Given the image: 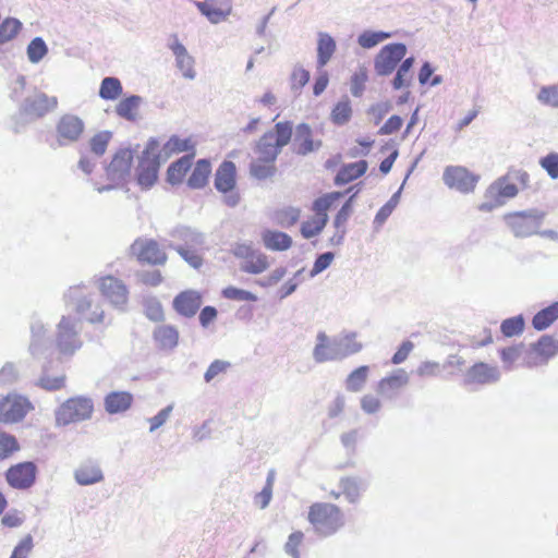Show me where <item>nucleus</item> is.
Instances as JSON below:
<instances>
[{"label": "nucleus", "instance_id": "obj_56", "mask_svg": "<svg viewBox=\"0 0 558 558\" xmlns=\"http://www.w3.org/2000/svg\"><path fill=\"white\" fill-rule=\"evenodd\" d=\"M20 449L19 442L13 435L0 430V460L11 457Z\"/></svg>", "mask_w": 558, "mask_h": 558}, {"label": "nucleus", "instance_id": "obj_13", "mask_svg": "<svg viewBox=\"0 0 558 558\" xmlns=\"http://www.w3.org/2000/svg\"><path fill=\"white\" fill-rule=\"evenodd\" d=\"M405 54L407 46L404 44L396 43L384 46L375 57V72L379 76L391 74Z\"/></svg>", "mask_w": 558, "mask_h": 558}, {"label": "nucleus", "instance_id": "obj_60", "mask_svg": "<svg viewBox=\"0 0 558 558\" xmlns=\"http://www.w3.org/2000/svg\"><path fill=\"white\" fill-rule=\"evenodd\" d=\"M222 296L225 299L232 300V301H239V302H243V301L256 302L257 301V296L254 293L243 290V289L232 287V286L227 287L222 290Z\"/></svg>", "mask_w": 558, "mask_h": 558}, {"label": "nucleus", "instance_id": "obj_46", "mask_svg": "<svg viewBox=\"0 0 558 558\" xmlns=\"http://www.w3.org/2000/svg\"><path fill=\"white\" fill-rule=\"evenodd\" d=\"M66 377L64 374L51 376L47 368L43 369L41 375L36 381V386L47 391H57L65 386Z\"/></svg>", "mask_w": 558, "mask_h": 558}, {"label": "nucleus", "instance_id": "obj_3", "mask_svg": "<svg viewBox=\"0 0 558 558\" xmlns=\"http://www.w3.org/2000/svg\"><path fill=\"white\" fill-rule=\"evenodd\" d=\"M64 301L69 306L92 324L102 323L105 312L99 303H96L93 294L85 292L82 284L73 286L64 294Z\"/></svg>", "mask_w": 558, "mask_h": 558}, {"label": "nucleus", "instance_id": "obj_37", "mask_svg": "<svg viewBox=\"0 0 558 558\" xmlns=\"http://www.w3.org/2000/svg\"><path fill=\"white\" fill-rule=\"evenodd\" d=\"M340 360L362 350V343L356 340L355 332H344L335 337Z\"/></svg>", "mask_w": 558, "mask_h": 558}, {"label": "nucleus", "instance_id": "obj_12", "mask_svg": "<svg viewBox=\"0 0 558 558\" xmlns=\"http://www.w3.org/2000/svg\"><path fill=\"white\" fill-rule=\"evenodd\" d=\"M101 295L117 310L125 311L129 301V289L125 283L113 277L104 276L98 279Z\"/></svg>", "mask_w": 558, "mask_h": 558}, {"label": "nucleus", "instance_id": "obj_1", "mask_svg": "<svg viewBox=\"0 0 558 558\" xmlns=\"http://www.w3.org/2000/svg\"><path fill=\"white\" fill-rule=\"evenodd\" d=\"M308 521L318 535L327 537L344 525V515L336 505L316 502L310 507Z\"/></svg>", "mask_w": 558, "mask_h": 558}, {"label": "nucleus", "instance_id": "obj_17", "mask_svg": "<svg viewBox=\"0 0 558 558\" xmlns=\"http://www.w3.org/2000/svg\"><path fill=\"white\" fill-rule=\"evenodd\" d=\"M37 475V468L33 462H21L12 465L5 472V480L10 487L19 490L31 488Z\"/></svg>", "mask_w": 558, "mask_h": 558}, {"label": "nucleus", "instance_id": "obj_36", "mask_svg": "<svg viewBox=\"0 0 558 558\" xmlns=\"http://www.w3.org/2000/svg\"><path fill=\"white\" fill-rule=\"evenodd\" d=\"M154 339L163 350H172L178 345L179 332L169 325H160L154 330Z\"/></svg>", "mask_w": 558, "mask_h": 558}, {"label": "nucleus", "instance_id": "obj_19", "mask_svg": "<svg viewBox=\"0 0 558 558\" xmlns=\"http://www.w3.org/2000/svg\"><path fill=\"white\" fill-rule=\"evenodd\" d=\"M132 255L140 262L151 265H163L167 260L166 253L159 247V244L151 239H137L131 245Z\"/></svg>", "mask_w": 558, "mask_h": 558}, {"label": "nucleus", "instance_id": "obj_50", "mask_svg": "<svg viewBox=\"0 0 558 558\" xmlns=\"http://www.w3.org/2000/svg\"><path fill=\"white\" fill-rule=\"evenodd\" d=\"M342 196H343V193H341V192H331V193L325 194L324 196L317 198L313 203V210H314L315 215L318 217H325L326 220L328 221L327 211Z\"/></svg>", "mask_w": 558, "mask_h": 558}, {"label": "nucleus", "instance_id": "obj_16", "mask_svg": "<svg viewBox=\"0 0 558 558\" xmlns=\"http://www.w3.org/2000/svg\"><path fill=\"white\" fill-rule=\"evenodd\" d=\"M167 46L174 57L175 68L184 78L193 81L196 77L195 59L180 41L178 35H171Z\"/></svg>", "mask_w": 558, "mask_h": 558}, {"label": "nucleus", "instance_id": "obj_2", "mask_svg": "<svg viewBox=\"0 0 558 558\" xmlns=\"http://www.w3.org/2000/svg\"><path fill=\"white\" fill-rule=\"evenodd\" d=\"M292 122L284 121L275 124V130L266 132L256 144V154L259 159L274 163L281 149L287 146L292 137Z\"/></svg>", "mask_w": 558, "mask_h": 558}, {"label": "nucleus", "instance_id": "obj_61", "mask_svg": "<svg viewBox=\"0 0 558 558\" xmlns=\"http://www.w3.org/2000/svg\"><path fill=\"white\" fill-rule=\"evenodd\" d=\"M250 172L256 179H267L275 173V166L274 163L265 162L258 158L251 163Z\"/></svg>", "mask_w": 558, "mask_h": 558}, {"label": "nucleus", "instance_id": "obj_32", "mask_svg": "<svg viewBox=\"0 0 558 558\" xmlns=\"http://www.w3.org/2000/svg\"><path fill=\"white\" fill-rule=\"evenodd\" d=\"M337 45L335 39L325 32L317 34V69H323L332 58Z\"/></svg>", "mask_w": 558, "mask_h": 558}, {"label": "nucleus", "instance_id": "obj_43", "mask_svg": "<svg viewBox=\"0 0 558 558\" xmlns=\"http://www.w3.org/2000/svg\"><path fill=\"white\" fill-rule=\"evenodd\" d=\"M390 37L392 34L389 32L367 29L357 36V44L364 49H372Z\"/></svg>", "mask_w": 558, "mask_h": 558}, {"label": "nucleus", "instance_id": "obj_18", "mask_svg": "<svg viewBox=\"0 0 558 558\" xmlns=\"http://www.w3.org/2000/svg\"><path fill=\"white\" fill-rule=\"evenodd\" d=\"M85 129L84 121L75 114H64L57 123V141L60 146L77 142Z\"/></svg>", "mask_w": 558, "mask_h": 558}, {"label": "nucleus", "instance_id": "obj_7", "mask_svg": "<svg viewBox=\"0 0 558 558\" xmlns=\"http://www.w3.org/2000/svg\"><path fill=\"white\" fill-rule=\"evenodd\" d=\"M58 107V99L54 96H49L44 92L34 89L19 107V117L24 123L35 121L44 118L49 112H52Z\"/></svg>", "mask_w": 558, "mask_h": 558}, {"label": "nucleus", "instance_id": "obj_51", "mask_svg": "<svg viewBox=\"0 0 558 558\" xmlns=\"http://www.w3.org/2000/svg\"><path fill=\"white\" fill-rule=\"evenodd\" d=\"M122 94L121 82L117 77L108 76L101 81L99 96L105 100H116Z\"/></svg>", "mask_w": 558, "mask_h": 558}, {"label": "nucleus", "instance_id": "obj_59", "mask_svg": "<svg viewBox=\"0 0 558 558\" xmlns=\"http://www.w3.org/2000/svg\"><path fill=\"white\" fill-rule=\"evenodd\" d=\"M414 58L410 57L402 61L401 65L399 66L397 74L392 81V86L395 89H400L404 86L409 85V80H407V76L413 66Z\"/></svg>", "mask_w": 558, "mask_h": 558}, {"label": "nucleus", "instance_id": "obj_42", "mask_svg": "<svg viewBox=\"0 0 558 558\" xmlns=\"http://www.w3.org/2000/svg\"><path fill=\"white\" fill-rule=\"evenodd\" d=\"M535 98L544 107L558 109V82L541 86Z\"/></svg>", "mask_w": 558, "mask_h": 558}, {"label": "nucleus", "instance_id": "obj_62", "mask_svg": "<svg viewBox=\"0 0 558 558\" xmlns=\"http://www.w3.org/2000/svg\"><path fill=\"white\" fill-rule=\"evenodd\" d=\"M301 210L296 207H287L276 214L277 222L282 227L293 226L300 218Z\"/></svg>", "mask_w": 558, "mask_h": 558}, {"label": "nucleus", "instance_id": "obj_38", "mask_svg": "<svg viewBox=\"0 0 558 558\" xmlns=\"http://www.w3.org/2000/svg\"><path fill=\"white\" fill-rule=\"evenodd\" d=\"M143 102V98L137 95H132L122 99L116 107V112L119 117L128 120L135 121L138 117V109Z\"/></svg>", "mask_w": 558, "mask_h": 558}, {"label": "nucleus", "instance_id": "obj_55", "mask_svg": "<svg viewBox=\"0 0 558 558\" xmlns=\"http://www.w3.org/2000/svg\"><path fill=\"white\" fill-rule=\"evenodd\" d=\"M327 225V220L325 217H315L308 221H304L301 226V233L303 238L311 239L318 235L325 226Z\"/></svg>", "mask_w": 558, "mask_h": 558}, {"label": "nucleus", "instance_id": "obj_23", "mask_svg": "<svg viewBox=\"0 0 558 558\" xmlns=\"http://www.w3.org/2000/svg\"><path fill=\"white\" fill-rule=\"evenodd\" d=\"M322 147L320 140H313V131L306 123H300L295 129L293 151L300 156H306L317 151Z\"/></svg>", "mask_w": 558, "mask_h": 558}, {"label": "nucleus", "instance_id": "obj_27", "mask_svg": "<svg viewBox=\"0 0 558 558\" xmlns=\"http://www.w3.org/2000/svg\"><path fill=\"white\" fill-rule=\"evenodd\" d=\"M47 329L39 319H34L31 324V343L29 352L34 357L41 356L48 349L49 341L46 337Z\"/></svg>", "mask_w": 558, "mask_h": 558}, {"label": "nucleus", "instance_id": "obj_58", "mask_svg": "<svg viewBox=\"0 0 558 558\" xmlns=\"http://www.w3.org/2000/svg\"><path fill=\"white\" fill-rule=\"evenodd\" d=\"M523 329L524 319L521 315L505 319L500 326V330L506 337L518 336Z\"/></svg>", "mask_w": 558, "mask_h": 558}, {"label": "nucleus", "instance_id": "obj_21", "mask_svg": "<svg viewBox=\"0 0 558 558\" xmlns=\"http://www.w3.org/2000/svg\"><path fill=\"white\" fill-rule=\"evenodd\" d=\"M195 5L211 24L226 21L232 12V0L195 1Z\"/></svg>", "mask_w": 558, "mask_h": 558}, {"label": "nucleus", "instance_id": "obj_39", "mask_svg": "<svg viewBox=\"0 0 558 558\" xmlns=\"http://www.w3.org/2000/svg\"><path fill=\"white\" fill-rule=\"evenodd\" d=\"M193 154L185 155L172 162L167 171V180L171 184H178L182 181L186 171L191 168Z\"/></svg>", "mask_w": 558, "mask_h": 558}, {"label": "nucleus", "instance_id": "obj_11", "mask_svg": "<svg viewBox=\"0 0 558 558\" xmlns=\"http://www.w3.org/2000/svg\"><path fill=\"white\" fill-rule=\"evenodd\" d=\"M518 193L517 185L508 182L507 177L499 178L486 190V201L481 204L480 209L490 211L496 207L502 206L508 199L514 198Z\"/></svg>", "mask_w": 558, "mask_h": 558}, {"label": "nucleus", "instance_id": "obj_29", "mask_svg": "<svg viewBox=\"0 0 558 558\" xmlns=\"http://www.w3.org/2000/svg\"><path fill=\"white\" fill-rule=\"evenodd\" d=\"M195 143L192 138H180L177 135H172L162 146L161 150H158V154L162 157V161H166L174 154L180 153H191L194 155Z\"/></svg>", "mask_w": 558, "mask_h": 558}, {"label": "nucleus", "instance_id": "obj_57", "mask_svg": "<svg viewBox=\"0 0 558 558\" xmlns=\"http://www.w3.org/2000/svg\"><path fill=\"white\" fill-rule=\"evenodd\" d=\"M111 136L112 134L109 131H101L95 134L89 142L90 150L98 157L102 156L106 153Z\"/></svg>", "mask_w": 558, "mask_h": 558}, {"label": "nucleus", "instance_id": "obj_9", "mask_svg": "<svg viewBox=\"0 0 558 558\" xmlns=\"http://www.w3.org/2000/svg\"><path fill=\"white\" fill-rule=\"evenodd\" d=\"M80 323L70 316H62L57 326L56 342L61 354L72 355L82 347Z\"/></svg>", "mask_w": 558, "mask_h": 558}, {"label": "nucleus", "instance_id": "obj_31", "mask_svg": "<svg viewBox=\"0 0 558 558\" xmlns=\"http://www.w3.org/2000/svg\"><path fill=\"white\" fill-rule=\"evenodd\" d=\"M133 402V396L126 391H112L105 397V409L110 414L128 411Z\"/></svg>", "mask_w": 558, "mask_h": 558}, {"label": "nucleus", "instance_id": "obj_63", "mask_svg": "<svg viewBox=\"0 0 558 558\" xmlns=\"http://www.w3.org/2000/svg\"><path fill=\"white\" fill-rule=\"evenodd\" d=\"M310 81V72L302 65H295L291 73V88L293 90H300Z\"/></svg>", "mask_w": 558, "mask_h": 558}, {"label": "nucleus", "instance_id": "obj_26", "mask_svg": "<svg viewBox=\"0 0 558 558\" xmlns=\"http://www.w3.org/2000/svg\"><path fill=\"white\" fill-rule=\"evenodd\" d=\"M201 304L202 300L199 293L192 290L180 293L173 301L175 311L185 317L194 316L201 307Z\"/></svg>", "mask_w": 558, "mask_h": 558}, {"label": "nucleus", "instance_id": "obj_53", "mask_svg": "<svg viewBox=\"0 0 558 558\" xmlns=\"http://www.w3.org/2000/svg\"><path fill=\"white\" fill-rule=\"evenodd\" d=\"M352 116L351 102L348 97L342 98L331 111V120L337 125L349 122Z\"/></svg>", "mask_w": 558, "mask_h": 558}, {"label": "nucleus", "instance_id": "obj_33", "mask_svg": "<svg viewBox=\"0 0 558 558\" xmlns=\"http://www.w3.org/2000/svg\"><path fill=\"white\" fill-rule=\"evenodd\" d=\"M341 494L350 504H356L362 493L366 489V483L359 477H342L339 482Z\"/></svg>", "mask_w": 558, "mask_h": 558}, {"label": "nucleus", "instance_id": "obj_25", "mask_svg": "<svg viewBox=\"0 0 558 558\" xmlns=\"http://www.w3.org/2000/svg\"><path fill=\"white\" fill-rule=\"evenodd\" d=\"M313 359L317 363L340 360L335 338H329L320 331L316 336V344L313 350Z\"/></svg>", "mask_w": 558, "mask_h": 558}, {"label": "nucleus", "instance_id": "obj_5", "mask_svg": "<svg viewBox=\"0 0 558 558\" xmlns=\"http://www.w3.org/2000/svg\"><path fill=\"white\" fill-rule=\"evenodd\" d=\"M546 214L532 208L513 211L504 216V221L515 238H529L538 233Z\"/></svg>", "mask_w": 558, "mask_h": 558}, {"label": "nucleus", "instance_id": "obj_44", "mask_svg": "<svg viewBox=\"0 0 558 558\" xmlns=\"http://www.w3.org/2000/svg\"><path fill=\"white\" fill-rule=\"evenodd\" d=\"M269 267L266 254L256 251L246 262L241 265V270L247 274L258 275Z\"/></svg>", "mask_w": 558, "mask_h": 558}, {"label": "nucleus", "instance_id": "obj_35", "mask_svg": "<svg viewBox=\"0 0 558 558\" xmlns=\"http://www.w3.org/2000/svg\"><path fill=\"white\" fill-rule=\"evenodd\" d=\"M262 241L265 247L270 251H287L292 245V239L289 234L275 230L263 231Z\"/></svg>", "mask_w": 558, "mask_h": 558}, {"label": "nucleus", "instance_id": "obj_41", "mask_svg": "<svg viewBox=\"0 0 558 558\" xmlns=\"http://www.w3.org/2000/svg\"><path fill=\"white\" fill-rule=\"evenodd\" d=\"M210 171V162L206 159H199L187 180V185L192 189L203 187L207 182Z\"/></svg>", "mask_w": 558, "mask_h": 558}, {"label": "nucleus", "instance_id": "obj_52", "mask_svg": "<svg viewBox=\"0 0 558 558\" xmlns=\"http://www.w3.org/2000/svg\"><path fill=\"white\" fill-rule=\"evenodd\" d=\"M22 23L14 17H7L0 24V45L11 41L22 29Z\"/></svg>", "mask_w": 558, "mask_h": 558}, {"label": "nucleus", "instance_id": "obj_45", "mask_svg": "<svg viewBox=\"0 0 558 558\" xmlns=\"http://www.w3.org/2000/svg\"><path fill=\"white\" fill-rule=\"evenodd\" d=\"M368 371L369 367L363 365L351 372L345 379V389L351 392L361 391L367 381Z\"/></svg>", "mask_w": 558, "mask_h": 558}, {"label": "nucleus", "instance_id": "obj_22", "mask_svg": "<svg viewBox=\"0 0 558 558\" xmlns=\"http://www.w3.org/2000/svg\"><path fill=\"white\" fill-rule=\"evenodd\" d=\"M409 380V374L403 368H398L378 381L377 391L385 399H395L408 386Z\"/></svg>", "mask_w": 558, "mask_h": 558}, {"label": "nucleus", "instance_id": "obj_48", "mask_svg": "<svg viewBox=\"0 0 558 558\" xmlns=\"http://www.w3.org/2000/svg\"><path fill=\"white\" fill-rule=\"evenodd\" d=\"M173 248L191 267L198 269L203 265V257L201 252L203 248H186L181 244H168Z\"/></svg>", "mask_w": 558, "mask_h": 558}, {"label": "nucleus", "instance_id": "obj_54", "mask_svg": "<svg viewBox=\"0 0 558 558\" xmlns=\"http://www.w3.org/2000/svg\"><path fill=\"white\" fill-rule=\"evenodd\" d=\"M401 192L402 186H400V189L395 194H392L389 201L384 206L380 207L374 219V225L377 228L381 227L388 219V217L392 214L393 209L400 202Z\"/></svg>", "mask_w": 558, "mask_h": 558}, {"label": "nucleus", "instance_id": "obj_28", "mask_svg": "<svg viewBox=\"0 0 558 558\" xmlns=\"http://www.w3.org/2000/svg\"><path fill=\"white\" fill-rule=\"evenodd\" d=\"M74 480L81 486H89L100 483L104 480V473L97 463L88 461L75 469Z\"/></svg>", "mask_w": 558, "mask_h": 558}, {"label": "nucleus", "instance_id": "obj_6", "mask_svg": "<svg viewBox=\"0 0 558 558\" xmlns=\"http://www.w3.org/2000/svg\"><path fill=\"white\" fill-rule=\"evenodd\" d=\"M94 411V402L90 398L77 396L65 400L54 411L56 425L66 426L89 420Z\"/></svg>", "mask_w": 558, "mask_h": 558}, {"label": "nucleus", "instance_id": "obj_49", "mask_svg": "<svg viewBox=\"0 0 558 558\" xmlns=\"http://www.w3.org/2000/svg\"><path fill=\"white\" fill-rule=\"evenodd\" d=\"M524 353L525 347L523 344L501 349L500 359L504 369L511 371L515 362H518L521 357L524 360Z\"/></svg>", "mask_w": 558, "mask_h": 558}, {"label": "nucleus", "instance_id": "obj_24", "mask_svg": "<svg viewBox=\"0 0 558 558\" xmlns=\"http://www.w3.org/2000/svg\"><path fill=\"white\" fill-rule=\"evenodd\" d=\"M172 241L168 244H181L186 248H203L205 245V235L199 231L185 226H179L169 233Z\"/></svg>", "mask_w": 558, "mask_h": 558}, {"label": "nucleus", "instance_id": "obj_20", "mask_svg": "<svg viewBox=\"0 0 558 558\" xmlns=\"http://www.w3.org/2000/svg\"><path fill=\"white\" fill-rule=\"evenodd\" d=\"M500 377V369L497 366L478 362L466 371L464 385H490L497 383Z\"/></svg>", "mask_w": 558, "mask_h": 558}, {"label": "nucleus", "instance_id": "obj_34", "mask_svg": "<svg viewBox=\"0 0 558 558\" xmlns=\"http://www.w3.org/2000/svg\"><path fill=\"white\" fill-rule=\"evenodd\" d=\"M367 170V162L365 160H360L356 162H351L343 165L336 178H335V184L336 185H344L361 175H363Z\"/></svg>", "mask_w": 558, "mask_h": 558}, {"label": "nucleus", "instance_id": "obj_15", "mask_svg": "<svg viewBox=\"0 0 558 558\" xmlns=\"http://www.w3.org/2000/svg\"><path fill=\"white\" fill-rule=\"evenodd\" d=\"M558 352V342L550 336H542L531 345V350L524 355V365L535 367L544 365Z\"/></svg>", "mask_w": 558, "mask_h": 558}, {"label": "nucleus", "instance_id": "obj_4", "mask_svg": "<svg viewBox=\"0 0 558 558\" xmlns=\"http://www.w3.org/2000/svg\"><path fill=\"white\" fill-rule=\"evenodd\" d=\"M159 150V142L156 138H149L136 168V178L138 185L144 189H150L158 179L159 167L162 160Z\"/></svg>", "mask_w": 558, "mask_h": 558}, {"label": "nucleus", "instance_id": "obj_40", "mask_svg": "<svg viewBox=\"0 0 558 558\" xmlns=\"http://www.w3.org/2000/svg\"><path fill=\"white\" fill-rule=\"evenodd\" d=\"M558 318V301L536 313L532 325L536 330L548 328Z\"/></svg>", "mask_w": 558, "mask_h": 558}, {"label": "nucleus", "instance_id": "obj_47", "mask_svg": "<svg viewBox=\"0 0 558 558\" xmlns=\"http://www.w3.org/2000/svg\"><path fill=\"white\" fill-rule=\"evenodd\" d=\"M48 46L41 37H35L26 47V56L31 63H39L48 54Z\"/></svg>", "mask_w": 558, "mask_h": 558}, {"label": "nucleus", "instance_id": "obj_10", "mask_svg": "<svg viewBox=\"0 0 558 558\" xmlns=\"http://www.w3.org/2000/svg\"><path fill=\"white\" fill-rule=\"evenodd\" d=\"M33 409L32 402L26 397L9 393L0 398V422L17 423Z\"/></svg>", "mask_w": 558, "mask_h": 558}, {"label": "nucleus", "instance_id": "obj_14", "mask_svg": "<svg viewBox=\"0 0 558 558\" xmlns=\"http://www.w3.org/2000/svg\"><path fill=\"white\" fill-rule=\"evenodd\" d=\"M480 177L470 172L462 166H448L444 170L442 180L449 189H454L461 193L472 192Z\"/></svg>", "mask_w": 558, "mask_h": 558}, {"label": "nucleus", "instance_id": "obj_64", "mask_svg": "<svg viewBox=\"0 0 558 558\" xmlns=\"http://www.w3.org/2000/svg\"><path fill=\"white\" fill-rule=\"evenodd\" d=\"M541 167L546 170L551 179L558 178V154L550 153L539 159Z\"/></svg>", "mask_w": 558, "mask_h": 558}, {"label": "nucleus", "instance_id": "obj_8", "mask_svg": "<svg viewBox=\"0 0 558 558\" xmlns=\"http://www.w3.org/2000/svg\"><path fill=\"white\" fill-rule=\"evenodd\" d=\"M134 151L130 148L119 149L112 157L111 162L106 168V177L111 182L108 185L95 184V190L98 193L107 192L117 189L122 184L131 174Z\"/></svg>", "mask_w": 558, "mask_h": 558}, {"label": "nucleus", "instance_id": "obj_30", "mask_svg": "<svg viewBox=\"0 0 558 558\" xmlns=\"http://www.w3.org/2000/svg\"><path fill=\"white\" fill-rule=\"evenodd\" d=\"M235 185V166L232 161H223L216 171L215 186L219 192L228 193Z\"/></svg>", "mask_w": 558, "mask_h": 558}]
</instances>
